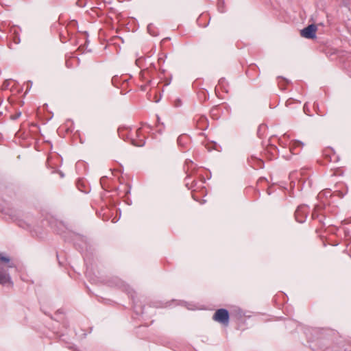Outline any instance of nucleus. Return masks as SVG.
Wrapping results in <instances>:
<instances>
[{
  "label": "nucleus",
  "mask_w": 351,
  "mask_h": 351,
  "mask_svg": "<svg viewBox=\"0 0 351 351\" xmlns=\"http://www.w3.org/2000/svg\"><path fill=\"white\" fill-rule=\"evenodd\" d=\"M0 261H4L6 263H9V258L7 256H4L1 254H0Z\"/></svg>",
  "instance_id": "12"
},
{
  "label": "nucleus",
  "mask_w": 351,
  "mask_h": 351,
  "mask_svg": "<svg viewBox=\"0 0 351 351\" xmlns=\"http://www.w3.org/2000/svg\"><path fill=\"white\" fill-rule=\"evenodd\" d=\"M213 319L219 323L228 325L229 322V313L224 308L218 309L213 315Z\"/></svg>",
  "instance_id": "2"
},
{
  "label": "nucleus",
  "mask_w": 351,
  "mask_h": 351,
  "mask_svg": "<svg viewBox=\"0 0 351 351\" xmlns=\"http://www.w3.org/2000/svg\"><path fill=\"white\" fill-rule=\"evenodd\" d=\"M184 138L183 136H180L178 138V143H180V142H182V139Z\"/></svg>",
  "instance_id": "16"
},
{
  "label": "nucleus",
  "mask_w": 351,
  "mask_h": 351,
  "mask_svg": "<svg viewBox=\"0 0 351 351\" xmlns=\"http://www.w3.org/2000/svg\"><path fill=\"white\" fill-rule=\"evenodd\" d=\"M304 146V143L299 141H295L291 143L289 149L293 154H298L299 152L297 151V149L298 148L300 149Z\"/></svg>",
  "instance_id": "5"
},
{
  "label": "nucleus",
  "mask_w": 351,
  "mask_h": 351,
  "mask_svg": "<svg viewBox=\"0 0 351 351\" xmlns=\"http://www.w3.org/2000/svg\"><path fill=\"white\" fill-rule=\"evenodd\" d=\"M305 173H306V170L302 169L300 170V172H296L291 175L292 177L295 176V178H299V180H298V189L299 190L302 189L304 186L305 180H306L305 178H304Z\"/></svg>",
  "instance_id": "4"
},
{
  "label": "nucleus",
  "mask_w": 351,
  "mask_h": 351,
  "mask_svg": "<svg viewBox=\"0 0 351 351\" xmlns=\"http://www.w3.org/2000/svg\"><path fill=\"white\" fill-rule=\"evenodd\" d=\"M186 165L187 166V171H189L190 169L193 168V162L191 160H186L185 162Z\"/></svg>",
  "instance_id": "10"
},
{
  "label": "nucleus",
  "mask_w": 351,
  "mask_h": 351,
  "mask_svg": "<svg viewBox=\"0 0 351 351\" xmlns=\"http://www.w3.org/2000/svg\"><path fill=\"white\" fill-rule=\"evenodd\" d=\"M306 206L304 204L300 205L298 207L295 212V220L300 223L305 222L306 218Z\"/></svg>",
  "instance_id": "3"
},
{
  "label": "nucleus",
  "mask_w": 351,
  "mask_h": 351,
  "mask_svg": "<svg viewBox=\"0 0 351 351\" xmlns=\"http://www.w3.org/2000/svg\"><path fill=\"white\" fill-rule=\"evenodd\" d=\"M20 38L18 37V36H16L14 38V42L16 43V44H19L20 43Z\"/></svg>",
  "instance_id": "13"
},
{
  "label": "nucleus",
  "mask_w": 351,
  "mask_h": 351,
  "mask_svg": "<svg viewBox=\"0 0 351 351\" xmlns=\"http://www.w3.org/2000/svg\"><path fill=\"white\" fill-rule=\"evenodd\" d=\"M306 107H307V103H304V106H303V109H304V113H306Z\"/></svg>",
  "instance_id": "17"
},
{
  "label": "nucleus",
  "mask_w": 351,
  "mask_h": 351,
  "mask_svg": "<svg viewBox=\"0 0 351 351\" xmlns=\"http://www.w3.org/2000/svg\"><path fill=\"white\" fill-rule=\"evenodd\" d=\"M136 136L138 138V140L132 139V145L138 147H141L145 145V141L143 138H141V130L138 129L136 132Z\"/></svg>",
  "instance_id": "6"
},
{
  "label": "nucleus",
  "mask_w": 351,
  "mask_h": 351,
  "mask_svg": "<svg viewBox=\"0 0 351 351\" xmlns=\"http://www.w3.org/2000/svg\"><path fill=\"white\" fill-rule=\"evenodd\" d=\"M320 209H321L320 206H315V210L312 213V218L313 219H315V218L318 217L319 214L317 213V211L319 210Z\"/></svg>",
  "instance_id": "9"
},
{
  "label": "nucleus",
  "mask_w": 351,
  "mask_h": 351,
  "mask_svg": "<svg viewBox=\"0 0 351 351\" xmlns=\"http://www.w3.org/2000/svg\"><path fill=\"white\" fill-rule=\"evenodd\" d=\"M119 134L120 136H122L123 134H122V130H121L120 129L119 130Z\"/></svg>",
  "instance_id": "18"
},
{
  "label": "nucleus",
  "mask_w": 351,
  "mask_h": 351,
  "mask_svg": "<svg viewBox=\"0 0 351 351\" xmlns=\"http://www.w3.org/2000/svg\"><path fill=\"white\" fill-rule=\"evenodd\" d=\"M147 29H148V31H150V25H148Z\"/></svg>",
  "instance_id": "22"
},
{
  "label": "nucleus",
  "mask_w": 351,
  "mask_h": 351,
  "mask_svg": "<svg viewBox=\"0 0 351 351\" xmlns=\"http://www.w3.org/2000/svg\"><path fill=\"white\" fill-rule=\"evenodd\" d=\"M186 186L189 188V189H191L193 186H189V182H186Z\"/></svg>",
  "instance_id": "19"
},
{
  "label": "nucleus",
  "mask_w": 351,
  "mask_h": 351,
  "mask_svg": "<svg viewBox=\"0 0 351 351\" xmlns=\"http://www.w3.org/2000/svg\"><path fill=\"white\" fill-rule=\"evenodd\" d=\"M21 113L16 114V117H19L20 116Z\"/></svg>",
  "instance_id": "23"
},
{
  "label": "nucleus",
  "mask_w": 351,
  "mask_h": 351,
  "mask_svg": "<svg viewBox=\"0 0 351 351\" xmlns=\"http://www.w3.org/2000/svg\"><path fill=\"white\" fill-rule=\"evenodd\" d=\"M293 105H295L296 107H300V102L297 100H295L293 99H291V98L287 100V101H286L287 107L291 108V106H293Z\"/></svg>",
  "instance_id": "8"
},
{
  "label": "nucleus",
  "mask_w": 351,
  "mask_h": 351,
  "mask_svg": "<svg viewBox=\"0 0 351 351\" xmlns=\"http://www.w3.org/2000/svg\"><path fill=\"white\" fill-rule=\"evenodd\" d=\"M14 264L10 261V258L9 263L0 261V285L6 287H13V282L8 272V269L9 268H14Z\"/></svg>",
  "instance_id": "1"
},
{
  "label": "nucleus",
  "mask_w": 351,
  "mask_h": 351,
  "mask_svg": "<svg viewBox=\"0 0 351 351\" xmlns=\"http://www.w3.org/2000/svg\"><path fill=\"white\" fill-rule=\"evenodd\" d=\"M300 34L302 37L305 38H307V27L303 28L301 31H300Z\"/></svg>",
  "instance_id": "11"
},
{
  "label": "nucleus",
  "mask_w": 351,
  "mask_h": 351,
  "mask_svg": "<svg viewBox=\"0 0 351 351\" xmlns=\"http://www.w3.org/2000/svg\"><path fill=\"white\" fill-rule=\"evenodd\" d=\"M287 137L288 138V137H289V136H288V135H287L286 134H285L283 135V136L279 139L280 143H283L282 138H287Z\"/></svg>",
  "instance_id": "14"
},
{
  "label": "nucleus",
  "mask_w": 351,
  "mask_h": 351,
  "mask_svg": "<svg viewBox=\"0 0 351 351\" xmlns=\"http://www.w3.org/2000/svg\"><path fill=\"white\" fill-rule=\"evenodd\" d=\"M219 9L220 10V12H223V10H221V8H220V3H219Z\"/></svg>",
  "instance_id": "20"
},
{
  "label": "nucleus",
  "mask_w": 351,
  "mask_h": 351,
  "mask_svg": "<svg viewBox=\"0 0 351 351\" xmlns=\"http://www.w3.org/2000/svg\"><path fill=\"white\" fill-rule=\"evenodd\" d=\"M317 29V26L315 24L308 25V38L313 39L315 36V33Z\"/></svg>",
  "instance_id": "7"
},
{
  "label": "nucleus",
  "mask_w": 351,
  "mask_h": 351,
  "mask_svg": "<svg viewBox=\"0 0 351 351\" xmlns=\"http://www.w3.org/2000/svg\"><path fill=\"white\" fill-rule=\"evenodd\" d=\"M8 85L6 84V82H5V83H4V84H3L4 88H7V87H8Z\"/></svg>",
  "instance_id": "21"
},
{
  "label": "nucleus",
  "mask_w": 351,
  "mask_h": 351,
  "mask_svg": "<svg viewBox=\"0 0 351 351\" xmlns=\"http://www.w3.org/2000/svg\"><path fill=\"white\" fill-rule=\"evenodd\" d=\"M336 193H337V195L339 197H343V195H344V193H342V192H341V191H337V192H336Z\"/></svg>",
  "instance_id": "15"
}]
</instances>
